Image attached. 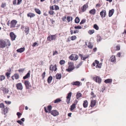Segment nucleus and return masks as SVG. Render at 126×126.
<instances>
[{"mask_svg": "<svg viewBox=\"0 0 126 126\" xmlns=\"http://www.w3.org/2000/svg\"><path fill=\"white\" fill-rule=\"evenodd\" d=\"M93 80L99 84L101 83V79L99 77L97 76L93 78Z\"/></svg>", "mask_w": 126, "mask_h": 126, "instance_id": "obj_4", "label": "nucleus"}, {"mask_svg": "<svg viewBox=\"0 0 126 126\" xmlns=\"http://www.w3.org/2000/svg\"><path fill=\"white\" fill-rule=\"evenodd\" d=\"M76 38V37L75 36H72L71 37V39L72 40H74Z\"/></svg>", "mask_w": 126, "mask_h": 126, "instance_id": "obj_49", "label": "nucleus"}, {"mask_svg": "<svg viewBox=\"0 0 126 126\" xmlns=\"http://www.w3.org/2000/svg\"><path fill=\"white\" fill-rule=\"evenodd\" d=\"M5 107L4 106V104L2 103L0 104V108H1L2 109L3 108H4Z\"/></svg>", "mask_w": 126, "mask_h": 126, "instance_id": "obj_45", "label": "nucleus"}, {"mask_svg": "<svg viewBox=\"0 0 126 126\" xmlns=\"http://www.w3.org/2000/svg\"><path fill=\"white\" fill-rule=\"evenodd\" d=\"M100 15L102 17H105L106 15V11L105 10H102L100 13Z\"/></svg>", "mask_w": 126, "mask_h": 126, "instance_id": "obj_14", "label": "nucleus"}, {"mask_svg": "<svg viewBox=\"0 0 126 126\" xmlns=\"http://www.w3.org/2000/svg\"><path fill=\"white\" fill-rule=\"evenodd\" d=\"M68 64L69 66L68 68L66 69V70L68 72L71 71L74 69V64L73 62H68Z\"/></svg>", "mask_w": 126, "mask_h": 126, "instance_id": "obj_1", "label": "nucleus"}, {"mask_svg": "<svg viewBox=\"0 0 126 126\" xmlns=\"http://www.w3.org/2000/svg\"><path fill=\"white\" fill-rule=\"evenodd\" d=\"M52 79V77L51 76L49 77L47 79V82L48 83H50Z\"/></svg>", "mask_w": 126, "mask_h": 126, "instance_id": "obj_28", "label": "nucleus"}, {"mask_svg": "<svg viewBox=\"0 0 126 126\" xmlns=\"http://www.w3.org/2000/svg\"><path fill=\"white\" fill-rule=\"evenodd\" d=\"M45 74H46V72H44L43 73V74H42V79H44L45 76Z\"/></svg>", "mask_w": 126, "mask_h": 126, "instance_id": "obj_50", "label": "nucleus"}, {"mask_svg": "<svg viewBox=\"0 0 126 126\" xmlns=\"http://www.w3.org/2000/svg\"><path fill=\"white\" fill-rule=\"evenodd\" d=\"M6 6V4L2 3L1 5V7L2 8H4Z\"/></svg>", "mask_w": 126, "mask_h": 126, "instance_id": "obj_63", "label": "nucleus"}, {"mask_svg": "<svg viewBox=\"0 0 126 126\" xmlns=\"http://www.w3.org/2000/svg\"><path fill=\"white\" fill-rule=\"evenodd\" d=\"M88 47L92 49L93 48V46L92 45L91 43L89 42L88 44Z\"/></svg>", "mask_w": 126, "mask_h": 126, "instance_id": "obj_37", "label": "nucleus"}, {"mask_svg": "<svg viewBox=\"0 0 126 126\" xmlns=\"http://www.w3.org/2000/svg\"><path fill=\"white\" fill-rule=\"evenodd\" d=\"M57 37L56 34L48 36L47 37V40L49 41L55 40Z\"/></svg>", "mask_w": 126, "mask_h": 126, "instance_id": "obj_3", "label": "nucleus"}, {"mask_svg": "<svg viewBox=\"0 0 126 126\" xmlns=\"http://www.w3.org/2000/svg\"><path fill=\"white\" fill-rule=\"evenodd\" d=\"M101 64H99V63L96 64V65L95 66V67L96 68H100L101 67Z\"/></svg>", "mask_w": 126, "mask_h": 126, "instance_id": "obj_47", "label": "nucleus"}, {"mask_svg": "<svg viewBox=\"0 0 126 126\" xmlns=\"http://www.w3.org/2000/svg\"><path fill=\"white\" fill-rule=\"evenodd\" d=\"M74 28L75 29H81L82 28V27L81 26H75L74 27Z\"/></svg>", "mask_w": 126, "mask_h": 126, "instance_id": "obj_48", "label": "nucleus"}, {"mask_svg": "<svg viewBox=\"0 0 126 126\" xmlns=\"http://www.w3.org/2000/svg\"><path fill=\"white\" fill-rule=\"evenodd\" d=\"M88 7V5H87V4L84 5L81 8L82 11L83 12H84L86 10L87 8Z\"/></svg>", "mask_w": 126, "mask_h": 126, "instance_id": "obj_15", "label": "nucleus"}, {"mask_svg": "<svg viewBox=\"0 0 126 126\" xmlns=\"http://www.w3.org/2000/svg\"><path fill=\"white\" fill-rule=\"evenodd\" d=\"M16 86L18 90H21L22 89L23 87L21 83H19L16 84Z\"/></svg>", "mask_w": 126, "mask_h": 126, "instance_id": "obj_12", "label": "nucleus"}, {"mask_svg": "<svg viewBox=\"0 0 126 126\" xmlns=\"http://www.w3.org/2000/svg\"><path fill=\"white\" fill-rule=\"evenodd\" d=\"M35 10L37 14H41V11L38 9L35 8Z\"/></svg>", "mask_w": 126, "mask_h": 126, "instance_id": "obj_33", "label": "nucleus"}, {"mask_svg": "<svg viewBox=\"0 0 126 126\" xmlns=\"http://www.w3.org/2000/svg\"><path fill=\"white\" fill-rule=\"evenodd\" d=\"M25 50L24 47H22L17 50L16 51L18 52L21 53L23 52Z\"/></svg>", "mask_w": 126, "mask_h": 126, "instance_id": "obj_19", "label": "nucleus"}, {"mask_svg": "<svg viewBox=\"0 0 126 126\" xmlns=\"http://www.w3.org/2000/svg\"><path fill=\"white\" fill-rule=\"evenodd\" d=\"M71 84L73 85H75L78 86H80L82 84V83L79 81H77L72 82L71 83Z\"/></svg>", "mask_w": 126, "mask_h": 126, "instance_id": "obj_13", "label": "nucleus"}, {"mask_svg": "<svg viewBox=\"0 0 126 126\" xmlns=\"http://www.w3.org/2000/svg\"><path fill=\"white\" fill-rule=\"evenodd\" d=\"M116 48L117 50H119L120 49V46H117L116 47Z\"/></svg>", "mask_w": 126, "mask_h": 126, "instance_id": "obj_57", "label": "nucleus"}, {"mask_svg": "<svg viewBox=\"0 0 126 126\" xmlns=\"http://www.w3.org/2000/svg\"><path fill=\"white\" fill-rule=\"evenodd\" d=\"M31 73L30 71H29L27 74L24 77H23V79H26L29 77Z\"/></svg>", "mask_w": 126, "mask_h": 126, "instance_id": "obj_18", "label": "nucleus"}, {"mask_svg": "<svg viewBox=\"0 0 126 126\" xmlns=\"http://www.w3.org/2000/svg\"><path fill=\"white\" fill-rule=\"evenodd\" d=\"M24 69H20L18 71L19 72H22L24 71Z\"/></svg>", "mask_w": 126, "mask_h": 126, "instance_id": "obj_61", "label": "nucleus"}, {"mask_svg": "<svg viewBox=\"0 0 126 126\" xmlns=\"http://www.w3.org/2000/svg\"><path fill=\"white\" fill-rule=\"evenodd\" d=\"M65 61L63 60H61L60 62V63L61 65H63L65 63Z\"/></svg>", "mask_w": 126, "mask_h": 126, "instance_id": "obj_44", "label": "nucleus"}, {"mask_svg": "<svg viewBox=\"0 0 126 126\" xmlns=\"http://www.w3.org/2000/svg\"><path fill=\"white\" fill-rule=\"evenodd\" d=\"M17 23V21L15 20H13L11 21L10 23V27L11 28H15L16 27Z\"/></svg>", "mask_w": 126, "mask_h": 126, "instance_id": "obj_5", "label": "nucleus"}, {"mask_svg": "<svg viewBox=\"0 0 126 126\" xmlns=\"http://www.w3.org/2000/svg\"><path fill=\"white\" fill-rule=\"evenodd\" d=\"M51 114L54 116H56L59 114V112L56 110H53L51 111Z\"/></svg>", "mask_w": 126, "mask_h": 126, "instance_id": "obj_9", "label": "nucleus"}, {"mask_svg": "<svg viewBox=\"0 0 126 126\" xmlns=\"http://www.w3.org/2000/svg\"><path fill=\"white\" fill-rule=\"evenodd\" d=\"M114 12V10L113 9H112L111 10H110L109 12V17H110L111 16L113 15Z\"/></svg>", "mask_w": 126, "mask_h": 126, "instance_id": "obj_20", "label": "nucleus"}, {"mask_svg": "<svg viewBox=\"0 0 126 126\" xmlns=\"http://www.w3.org/2000/svg\"><path fill=\"white\" fill-rule=\"evenodd\" d=\"M6 43L2 39H0V48H3L7 46Z\"/></svg>", "mask_w": 126, "mask_h": 126, "instance_id": "obj_2", "label": "nucleus"}, {"mask_svg": "<svg viewBox=\"0 0 126 126\" xmlns=\"http://www.w3.org/2000/svg\"><path fill=\"white\" fill-rule=\"evenodd\" d=\"M24 84L26 86V88L27 89H30V87H31L30 85V83L29 81L25 80L24 82Z\"/></svg>", "mask_w": 126, "mask_h": 126, "instance_id": "obj_11", "label": "nucleus"}, {"mask_svg": "<svg viewBox=\"0 0 126 126\" xmlns=\"http://www.w3.org/2000/svg\"><path fill=\"white\" fill-rule=\"evenodd\" d=\"M94 28L96 30H98L99 29V27L96 24H94Z\"/></svg>", "mask_w": 126, "mask_h": 126, "instance_id": "obj_42", "label": "nucleus"}, {"mask_svg": "<svg viewBox=\"0 0 126 126\" xmlns=\"http://www.w3.org/2000/svg\"><path fill=\"white\" fill-rule=\"evenodd\" d=\"M97 41H100L102 39V38L101 36L99 35H98L97 36Z\"/></svg>", "mask_w": 126, "mask_h": 126, "instance_id": "obj_31", "label": "nucleus"}, {"mask_svg": "<svg viewBox=\"0 0 126 126\" xmlns=\"http://www.w3.org/2000/svg\"><path fill=\"white\" fill-rule=\"evenodd\" d=\"M57 68L56 67V64L54 65V66L52 65H51L49 67V69L50 70L52 71H56L57 70Z\"/></svg>", "mask_w": 126, "mask_h": 126, "instance_id": "obj_10", "label": "nucleus"}, {"mask_svg": "<svg viewBox=\"0 0 126 126\" xmlns=\"http://www.w3.org/2000/svg\"><path fill=\"white\" fill-rule=\"evenodd\" d=\"M55 8L56 10H57L59 9V7L57 5L55 6Z\"/></svg>", "mask_w": 126, "mask_h": 126, "instance_id": "obj_58", "label": "nucleus"}, {"mask_svg": "<svg viewBox=\"0 0 126 126\" xmlns=\"http://www.w3.org/2000/svg\"><path fill=\"white\" fill-rule=\"evenodd\" d=\"M90 34H92L94 32V30H90L88 32Z\"/></svg>", "mask_w": 126, "mask_h": 126, "instance_id": "obj_39", "label": "nucleus"}, {"mask_svg": "<svg viewBox=\"0 0 126 126\" xmlns=\"http://www.w3.org/2000/svg\"><path fill=\"white\" fill-rule=\"evenodd\" d=\"M121 53L120 52H118L117 54V56L118 57H120L121 56Z\"/></svg>", "mask_w": 126, "mask_h": 126, "instance_id": "obj_62", "label": "nucleus"}, {"mask_svg": "<svg viewBox=\"0 0 126 126\" xmlns=\"http://www.w3.org/2000/svg\"><path fill=\"white\" fill-rule=\"evenodd\" d=\"M72 95V93L71 92L68 93L66 96V101L68 104H69L70 103V98Z\"/></svg>", "mask_w": 126, "mask_h": 126, "instance_id": "obj_6", "label": "nucleus"}, {"mask_svg": "<svg viewBox=\"0 0 126 126\" xmlns=\"http://www.w3.org/2000/svg\"><path fill=\"white\" fill-rule=\"evenodd\" d=\"M76 104L75 103L73 104L71 106L70 110H73L75 108Z\"/></svg>", "mask_w": 126, "mask_h": 126, "instance_id": "obj_30", "label": "nucleus"}, {"mask_svg": "<svg viewBox=\"0 0 126 126\" xmlns=\"http://www.w3.org/2000/svg\"><path fill=\"white\" fill-rule=\"evenodd\" d=\"M110 61L112 62H115L116 59L115 56H111L110 59Z\"/></svg>", "mask_w": 126, "mask_h": 126, "instance_id": "obj_16", "label": "nucleus"}, {"mask_svg": "<svg viewBox=\"0 0 126 126\" xmlns=\"http://www.w3.org/2000/svg\"><path fill=\"white\" fill-rule=\"evenodd\" d=\"M85 20L83 19H82L81 22H80V24H83L85 22Z\"/></svg>", "mask_w": 126, "mask_h": 126, "instance_id": "obj_51", "label": "nucleus"}, {"mask_svg": "<svg viewBox=\"0 0 126 126\" xmlns=\"http://www.w3.org/2000/svg\"><path fill=\"white\" fill-rule=\"evenodd\" d=\"M74 55L73 54H71L69 57V58L71 60H74Z\"/></svg>", "mask_w": 126, "mask_h": 126, "instance_id": "obj_38", "label": "nucleus"}, {"mask_svg": "<svg viewBox=\"0 0 126 126\" xmlns=\"http://www.w3.org/2000/svg\"><path fill=\"white\" fill-rule=\"evenodd\" d=\"M7 112V108L6 107H5L3 108V113L4 114H6Z\"/></svg>", "mask_w": 126, "mask_h": 126, "instance_id": "obj_29", "label": "nucleus"}, {"mask_svg": "<svg viewBox=\"0 0 126 126\" xmlns=\"http://www.w3.org/2000/svg\"><path fill=\"white\" fill-rule=\"evenodd\" d=\"M71 19V20L73 18L72 17H71L70 16H68L67 17V19L68 22H70V19Z\"/></svg>", "mask_w": 126, "mask_h": 126, "instance_id": "obj_34", "label": "nucleus"}, {"mask_svg": "<svg viewBox=\"0 0 126 126\" xmlns=\"http://www.w3.org/2000/svg\"><path fill=\"white\" fill-rule=\"evenodd\" d=\"M5 76L3 75L0 76V80L1 81H2L3 80L5 79Z\"/></svg>", "mask_w": 126, "mask_h": 126, "instance_id": "obj_36", "label": "nucleus"}, {"mask_svg": "<svg viewBox=\"0 0 126 126\" xmlns=\"http://www.w3.org/2000/svg\"><path fill=\"white\" fill-rule=\"evenodd\" d=\"M61 101V100L59 98H57L54 101V103H58L60 102Z\"/></svg>", "mask_w": 126, "mask_h": 126, "instance_id": "obj_35", "label": "nucleus"}, {"mask_svg": "<svg viewBox=\"0 0 126 126\" xmlns=\"http://www.w3.org/2000/svg\"><path fill=\"white\" fill-rule=\"evenodd\" d=\"M96 10L95 9H93L90 10L89 12V13L93 15H94L95 13Z\"/></svg>", "mask_w": 126, "mask_h": 126, "instance_id": "obj_22", "label": "nucleus"}, {"mask_svg": "<svg viewBox=\"0 0 126 126\" xmlns=\"http://www.w3.org/2000/svg\"><path fill=\"white\" fill-rule=\"evenodd\" d=\"M56 79H61L62 77V75L61 74L57 73L56 75Z\"/></svg>", "mask_w": 126, "mask_h": 126, "instance_id": "obj_26", "label": "nucleus"}, {"mask_svg": "<svg viewBox=\"0 0 126 126\" xmlns=\"http://www.w3.org/2000/svg\"><path fill=\"white\" fill-rule=\"evenodd\" d=\"M44 110L45 112L46 113H50L51 112V111L52 109V107L51 105H49L47 106V110L49 111H48L47 109L46 108V107H44Z\"/></svg>", "mask_w": 126, "mask_h": 126, "instance_id": "obj_8", "label": "nucleus"}, {"mask_svg": "<svg viewBox=\"0 0 126 126\" xmlns=\"http://www.w3.org/2000/svg\"><path fill=\"white\" fill-rule=\"evenodd\" d=\"M82 94L80 93H77L76 97L77 99H78L79 98L81 97Z\"/></svg>", "mask_w": 126, "mask_h": 126, "instance_id": "obj_24", "label": "nucleus"}, {"mask_svg": "<svg viewBox=\"0 0 126 126\" xmlns=\"http://www.w3.org/2000/svg\"><path fill=\"white\" fill-rule=\"evenodd\" d=\"M29 29L28 26H26L25 28V32L26 34H28L29 33Z\"/></svg>", "mask_w": 126, "mask_h": 126, "instance_id": "obj_27", "label": "nucleus"}, {"mask_svg": "<svg viewBox=\"0 0 126 126\" xmlns=\"http://www.w3.org/2000/svg\"><path fill=\"white\" fill-rule=\"evenodd\" d=\"M96 101L95 100H92L91 102L90 106L92 107H94L96 104Z\"/></svg>", "mask_w": 126, "mask_h": 126, "instance_id": "obj_21", "label": "nucleus"}, {"mask_svg": "<svg viewBox=\"0 0 126 126\" xmlns=\"http://www.w3.org/2000/svg\"><path fill=\"white\" fill-rule=\"evenodd\" d=\"M17 122L20 125H22V122L20 120H18L17 121Z\"/></svg>", "mask_w": 126, "mask_h": 126, "instance_id": "obj_55", "label": "nucleus"}, {"mask_svg": "<svg viewBox=\"0 0 126 126\" xmlns=\"http://www.w3.org/2000/svg\"><path fill=\"white\" fill-rule=\"evenodd\" d=\"M9 91V90L7 89H5L4 92H5L6 93H8Z\"/></svg>", "mask_w": 126, "mask_h": 126, "instance_id": "obj_59", "label": "nucleus"}, {"mask_svg": "<svg viewBox=\"0 0 126 126\" xmlns=\"http://www.w3.org/2000/svg\"><path fill=\"white\" fill-rule=\"evenodd\" d=\"M7 42L8 46H9L11 45L10 41L8 40L7 41Z\"/></svg>", "mask_w": 126, "mask_h": 126, "instance_id": "obj_60", "label": "nucleus"}, {"mask_svg": "<svg viewBox=\"0 0 126 126\" xmlns=\"http://www.w3.org/2000/svg\"><path fill=\"white\" fill-rule=\"evenodd\" d=\"M112 81V79H108L105 80L104 81V82L106 83H109V84H111Z\"/></svg>", "mask_w": 126, "mask_h": 126, "instance_id": "obj_17", "label": "nucleus"}, {"mask_svg": "<svg viewBox=\"0 0 126 126\" xmlns=\"http://www.w3.org/2000/svg\"><path fill=\"white\" fill-rule=\"evenodd\" d=\"M10 35L12 41L15 40L16 37V35H15L13 32H11L10 33Z\"/></svg>", "mask_w": 126, "mask_h": 126, "instance_id": "obj_7", "label": "nucleus"}, {"mask_svg": "<svg viewBox=\"0 0 126 126\" xmlns=\"http://www.w3.org/2000/svg\"><path fill=\"white\" fill-rule=\"evenodd\" d=\"M35 16V15L33 13H29L27 14V16L28 17L32 18L34 17Z\"/></svg>", "mask_w": 126, "mask_h": 126, "instance_id": "obj_25", "label": "nucleus"}, {"mask_svg": "<svg viewBox=\"0 0 126 126\" xmlns=\"http://www.w3.org/2000/svg\"><path fill=\"white\" fill-rule=\"evenodd\" d=\"M79 55L80 56V57H81V59L82 60L83 57V55H82V54H79Z\"/></svg>", "mask_w": 126, "mask_h": 126, "instance_id": "obj_64", "label": "nucleus"}, {"mask_svg": "<svg viewBox=\"0 0 126 126\" xmlns=\"http://www.w3.org/2000/svg\"><path fill=\"white\" fill-rule=\"evenodd\" d=\"M11 74V73L10 72H7L6 74V76L7 77V78H8L10 77V75Z\"/></svg>", "mask_w": 126, "mask_h": 126, "instance_id": "obj_43", "label": "nucleus"}, {"mask_svg": "<svg viewBox=\"0 0 126 126\" xmlns=\"http://www.w3.org/2000/svg\"><path fill=\"white\" fill-rule=\"evenodd\" d=\"M79 19L78 17H76V18L75 19V22L76 23H78L79 22Z\"/></svg>", "mask_w": 126, "mask_h": 126, "instance_id": "obj_32", "label": "nucleus"}, {"mask_svg": "<svg viewBox=\"0 0 126 126\" xmlns=\"http://www.w3.org/2000/svg\"><path fill=\"white\" fill-rule=\"evenodd\" d=\"M17 1L18 2L17 3V5H18L21 4V3L22 2V0H17Z\"/></svg>", "mask_w": 126, "mask_h": 126, "instance_id": "obj_52", "label": "nucleus"}, {"mask_svg": "<svg viewBox=\"0 0 126 126\" xmlns=\"http://www.w3.org/2000/svg\"><path fill=\"white\" fill-rule=\"evenodd\" d=\"M74 60L76 61L77 60L78 58V56L77 55H74Z\"/></svg>", "mask_w": 126, "mask_h": 126, "instance_id": "obj_41", "label": "nucleus"}, {"mask_svg": "<svg viewBox=\"0 0 126 126\" xmlns=\"http://www.w3.org/2000/svg\"><path fill=\"white\" fill-rule=\"evenodd\" d=\"M89 57V56L88 55H87V56H85L84 57H83V58L82 60H85V59L87 58H88Z\"/></svg>", "mask_w": 126, "mask_h": 126, "instance_id": "obj_54", "label": "nucleus"}, {"mask_svg": "<svg viewBox=\"0 0 126 126\" xmlns=\"http://www.w3.org/2000/svg\"><path fill=\"white\" fill-rule=\"evenodd\" d=\"M88 104V102L87 100H86L84 101V103L83 104V107L86 108L87 107Z\"/></svg>", "mask_w": 126, "mask_h": 126, "instance_id": "obj_23", "label": "nucleus"}, {"mask_svg": "<svg viewBox=\"0 0 126 126\" xmlns=\"http://www.w3.org/2000/svg\"><path fill=\"white\" fill-rule=\"evenodd\" d=\"M82 62H80L79 63V64L77 65V68H78L82 64Z\"/></svg>", "mask_w": 126, "mask_h": 126, "instance_id": "obj_53", "label": "nucleus"}, {"mask_svg": "<svg viewBox=\"0 0 126 126\" xmlns=\"http://www.w3.org/2000/svg\"><path fill=\"white\" fill-rule=\"evenodd\" d=\"M15 78L16 79H17L19 78V75L17 74H15L14 75Z\"/></svg>", "mask_w": 126, "mask_h": 126, "instance_id": "obj_46", "label": "nucleus"}, {"mask_svg": "<svg viewBox=\"0 0 126 126\" xmlns=\"http://www.w3.org/2000/svg\"><path fill=\"white\" fill-rule=\"evenodd\" d=\"M49 13L51 15H53L54 13V11L51 10L49 11Z\"/></svg>", "mask_w": 126, "mask_h": 126, "instance_id": "obj_56", "label": "nucleus"}, {"mask_svg": "<svg viewBox=\"0 0 126 126\" xmlns=\"http://www.w3.org/2000/svg\"><path fill=\"white\" fill-rule=\"evenodd\" d=\"M91 94L92 96V97H91V98H95L96 97V95H94V92H92L91 93Z\"/></svg>", "mask_w": 126, "mask_h": 126, "instance_id": "obj_40", "label": "nucleus"}]
</instances>
